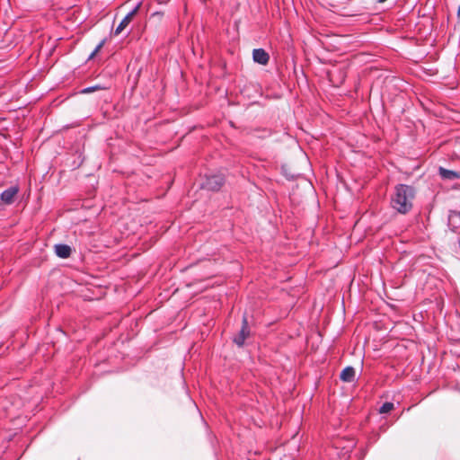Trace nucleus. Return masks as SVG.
I'll use <instances>...</instances> for the list:
<instances>
[{"mask_svg":"<svg viewBox=\"0 0 460 460\" xmlns=\"http://www.w3.org/2000/svg\"><path fill=\"white\" fill-rule=\"evenodd\" d=\"M55 252L58 257L66 259L71 254V247L67 244L58 243L55 245Z\"/></svg>","mask_w":460,"mask_h":460,"instance_id":"9","label":"nucleus"},{"mask_svg":"<svg viewBox=\"0 0 460 460\" xmlns=\"http://www.w3.org/2000/svg\"><path fill=\"white\" fill-rule=\"evenodd\" d=\"M91 279L94 280L95 277L88 273V282H87V285L88 286H101V284H97V283L92 282Z\"/></svg>","mask_w":460,"mask_h":460,"instance_id":"13","label":"nucleus"},{"mask_svg":"<svg viewBox=\"0 0 460 460\" xmlns=\"http://www.w3.org/2000/svg\"><path fill=\"white\" fill-rule=\"evenodd\" d=\"M105 42V39H103L102 40H101L97 46L95 47V49L88 55V61L93 59L96 54L98 53V51L101 49V48L103 46Z\"/></svg>","mask_w":460,"mask_h":460,"instance_id":"12","label":"nucleus"},{"mask_svg":"<svg viewBox=\"0 0 460 460\" xmlns=\"http://www.w3.org/2000/svg\"><path fill=\"white\" fill-rule=\"evenodd\" d=\"M394 403L391 402H384L380 408H379V412L380 413H388L390 412L393 409H394Z\"/></svg>","mask_w":460,"mask_h":460,"instance_id":"11","label":"nucleus"},{"mask_svg":"<svg viewBox=\"0 0 460 460\" xmlns=\"http://www.w3.org/2000/svg\"><path fill=\"white\" fill-rule=\"evenodd\" d=\"M226 182L225 175L221 172L208 174L204 181L201 183V188L210 191H218Z\"/></svg>","mask_w":460,"mask_h":460,"instance_id":"2","label":"nucleus"},{"mask_svg":"<svg viewBox=\"0 0 460 460\" xmlns=\"http://www.w3.org/2000/svg\"><path fill=\"white\" fill-rule=\"evenodd\" d=\"M438 175L446 181H454L460 179V172L449 169H446L442 166L438 168Z\"/></svg>","mask_w":460,"mask_h":460,"instance_id":"8","label":"nucleus"},{"mask_svg":"<svg viewBox=\"0 0 460 460\" xmlns=\"http://www.w3.org/2000/svg\"><path fill=\"white\" fill-rule=\"evenodd\" d=\"M378 438H379V435L378 434H374L373 438H369L368 440H369L370 444H374V443H376L378 440Z\"/></svg>","mask_w":460,"mask_h":460,"instance_id":"14","label":"nucleus"},{"mask_svg":"<svg viewBox=\"0 0 460 460\" xmlns=\"http://www.w3.org/2000/svg\"><path fill=\"white\" fill-rule=\"evenodd\" d=\"M108 87L101 84H94V85H88V93H93L97 90H102L104 92H107ZM104 101H108V96L106 94L103 95Z\"/></svg>","mask_w":460,"mask_h":460,"instance_id":"10","label":"nucleus"},{"mask_svg":"<svg viewBox=\"0 0 460 460\" xmlns=\"http://www.w3.org/2000/svg\"><path fill=\"white\" fill-rule=\"evenodd\" d=\"M89 291H90V289L88 288V292H89ZM87 299H88V300H91V299H94V297H92V296L88 294Z\"/></svg>","mask_w":460,"mask_h":460,"instance_id":"16","label":"nucleus"},{"mask_svg":"<svg viewBox=\"0 0 460 460\" xmlns=\"http://www.w3.org/2000/svg\"><path fill=\"white\" fill-rule=\"evenodd\" d=\"M252 59L255 63L265 66L269 63L270 55L261 48L254 49L252 51Z\"/></svg>","mask_w":460,"mask_h":460,"instance_id":"6","label":"nucleus"},{"mask_svg":"<svg viewBox=\"0 0 460 460\" xmlns=\"http://www.w3.org/2000/svg\"><path fill=\"white\" fill-rule=\"evenodd\" d=\"M87 195H88V198H89L90 197V190L89 189H88Z\"/></svg>","mask_w":460,"mask_h":460,"instance_id":"18","label":"nucleus"},{"mask_svg":"<svg viewBox=\"0 0 460 460\" xmlns=\"http://www.w3.org/2000/svg\"><path fill=\"white\" fill-rule=\"evenodd\" d=\"M355 376H356V371H355V368L351 366H348V367H344L340 374V379L346 383L354 382Z\"/></svg>","mask_w":460,"mask_h":460,"instance_id":"7","label":"nucleus"},{"mask_svg":"<svg viewBox=\"0 0 460 460\" xmlns=\"http://www.w3.org/2000/svg\"><path fill=\"white\" fill-rule=\"evenodd\" d=\"M251 336V329L248 323V319L245 314L242 318V326L240 331L233 338V342L238 347L243 348L245 344V341Z\"/></svg>","mask_w":460,"mask_h":460,"instance_id":"3","label":"nucleus"},{"mask_svg":"<svg viewBox=\"0 0 460 460\" xmlns=\"http://www.w3.org/2000/svg\"><path fill=\"white\" fill-rule=\"evenodd\" d=\"M416 195L414 187L399 183L395 185L391 198V206L400 214H407L412 208V201Z\"/></svg>","mask_w":460,"mask_h":460,"instance_id":"1","label":"nucleus"},{"mask_svg":"<svg viewBox=\"0 0 460 460\" xmlns=\"http://www.w3.org/2000/svg\"><path fill=\"white\" fill-rule=\"evenodd\" d=\"M82 93H86V88L81 90Z\"/></svg>","mask_w":460,"mask_h":460,"instance_id":"17","label":"nucleus"},{"mask_svg":"<svg viewBox=\"0 0 460 460\" xmlns=\"http://www.w3.org/2000/svg\"><path fill=\"white\" fill-rule=\"evenodd\" d=\"M19 192V187L17 185L11 186L10 188L4 190L1 195L0 199L4 204H12L13 202L14 197Z\"/></svg>","mask_w":460,"mask_h":460,"instance_id":"5","label":"nucleus"},{"mask_svg":"<svg viewBox=\"0 0 460 460\" xmlns=\"http://www.w3.org/2000/svg\"><path fill=\"white\" fill-rule=\"evenodd\" d=\"M282 171H283V173H284L285 177L288 180H293L294 179V175H288V173L284 172V167H282Z\"/></svg>","mask_w":460,"mask_h":460,"instance_id":"15","label":"nucleus"},{"mask_svg":"<svg viewBox=\"0 0 460 460\" xmlns=\"http://www.w3.org/2000/svg\"><path fill=\"white\" fill-rule=\"evenodd\" d=\"M139 7H140V4H137L131 11H129L124 16V18L120 21V22L119 23V25L117 26V28L114 31L115 35H119L128 27V25L132 21L133 16L137 13Z\"/></svg>","mask_w":460,"mask_h":460,"instance_id":"4","label":"nucleus"}]
</instances>
